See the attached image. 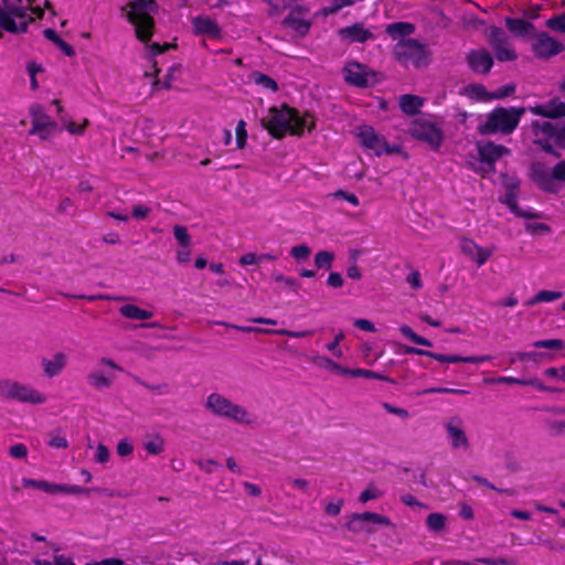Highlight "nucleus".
Here are the masks:
<instances>
[{"label":"nucleus","instance_id":"20e7f679","mask_svg":"<svg viewBox=\"0 0 565 565\" xmlns=\"http://www.w3.org/2000/svg\"><path fill=\"white\" fill-rule=\"evenodd\" d=\"M531 126L534 145L554 158H561L555 146L565 150V121L533 120Z\"/></svg>","mask_w":565,"mask_h":565},{"label":"nucleus","instance_id":"412c9836","mask_svg":"<svg viewBox=\"0 0 565 565\" xmlns=\"http://www.w3.org/2000/svg\"><path fill=\"white\" fill-rule=\"evenodd\" d=\"M358 138L360 143L373 151L377 157L383 154L384 149V137L379 135L375 129L371 126H362L359 130Z\"/></svg>","mask_w":565,"mask_h":565},{"label":"nucleus","instance_id":"f03ea898","mask_svg":"<svg viewBox=\"0 0 565 565\" xmlns=\"http://www.w3.org/2000/svg\"><path fill=\"white\" fill-rule=\"evenodd\" d=\"M262 126L275 139H282L286 135L302 136L305 130L311 131L316 127L313 116L300 113L287 104L280 107H270L268 115L260 120Z\"/></svg>","mask_w":565,"mask_h":565},{"label":"nucleus","instance_id":"864d4df0","mask_svg":"<svg viewBox=\"0 0 565 565\" xmlns=\"http://www.w3.org/2000/svg\"><path fill=\"white\" fill-rule=\"evenodd\" d=\"M499 383H508V384H520V385H533L543 390V387L539 384L536 380H521L512 376H503L498 379Z\"/></svg>","mask_w":565,"mask_h":565},{"label":"nucleus","instance_id":"37998d69","mask_svg":"<svg viewBox=\"0 0 565 565\" xmlns=\"http://www.w3.org/2000/svg\"><path fill=\"white\" fill-rule=\"evenodd\" d=\"M354 4L353 0H332L328 7L322 8V14L328 17L331 14H335L341 9L345 7H351Z\"/></svg>","mask_w":565,"mask_h":565},{"label":"nucleus","instance_id":"f704fd0d","mask_svg":"<svg viewBox=\"0 0 565 565\" xmlns=\"http://www.w3.org/2000/svg\"><path fill=\"white\" fill-rule=\"evenodd\" d=\"M563 297V292L553 290H541L533 298L525 302V306L532 307L539 302H552Z\"/></svg>","mask_w":565,"mask_h":565},{"label":"nucleus","instance_id":"0e129e2a","mask_svg":"<svg viewBox=\"0 0 565 565\" xmlns=\"http://www.w3.org/2000/svg\"><path fill=\"white\" fill-rule=\"evenodd\" d=\"M150 213V209L142 205L137 204L132 206L131 216L137 220H143L146 218Z\"/></svg>","mask_w":565,"mask_h":565},{"label":"nucleus","instance_id":"a18cd8bd","mask_svg":"<svg viewBox=\"0 0 565 565\" xmlns=\"http://www.w3.org/2000/svg\"><path fill=\"white\" fill-rule=\"evenodd\" d=\"M110 459V450L109 448L104 445V444H98L96 447H95V452H94V457H93V460L96 462V463H102V465H105L109 461Z\"/></svg>","mask_w":565,"mask_h":565},{"label":"nucleus","instance_id":"2eb2a0df","mask_svg":"<svg viewBox=\"0 0 565 565\" xmlns=\"http://www.w3.org/2000/svg\"><path fill=\"white\" fill-rule=\"evenodd\" d=\"M374 76V72H372L366 65L356 61H350L343 67L344 81L359 88L370 87L373 83L372 78Z\"/></svg>","mask_w":565,"mask_h":565},{"label":"nucleus","instance_id":"6e6552de","mask_svg":"<svg viewBox=\"0 0 565 565\" xmlns=\"http://www.w3.org/2000/svg\"><path fill=\"white\" fill-rule=\"evenodd\" d=\"M0 395L20 403L39 405L46 402V396L33 386L12 380H0Z\"/></svg>","mask_w":565,"mask_h":565},{"label":"nucleus","instance_id":"2f4dec72","mask_svg":"<svg viewBox=\"0 0 565 565\" xmlns=\"http://www.w3.org/2000/svg\"><path fill=\"white\" fill-rule=\"evenodd\" d=\"M64 355H52L51 359H43L44 373L52 377L58 374L65 365Z\"/></svg>","mask_w":565,"mask_h":565},{"label":"nucleus","instance_id":"c756f323","mask_svg":"<svg viewBox=\"0 0 565 565\" xmlns=\"http://www.w3.org/2000/svg\"><path fill=\"white\" fill-rule=\"evenodd\" d=\"M415 26L409 22H394L386 25L385 32L392 38H405L414 33Z\"/></svg>","mask_w":565,"mask_h":565},{"label":"nucleus","instance_id":"13d9d810","mask_svg":"<svg viewBox=\"0 0 565 565\" xmlns=\"http://www.w3.org/2000/svg\"><path fill=\"white\" fill-rule=\"evenodd\" d=\"M406 282L415 290L423 287L422 276L418 270H412L406 277Z\"/></svg>","mask_w":565,"mask_h":565},{"label":"nucleus","instance_id":"4c0bfd02","mask_svg":"<svg viewBox=\"0 0 565 565\" xmlns=\"http://www.w3.org/2000/svg\"><path fill=\"white\" fill-rule=\"evenodd\" d=\"M143 447L149 455H160L164 450V440L161 436L156 435L143 443Z\"/></svg>","mask_w":565,"mask_h":565},{"label":"nucleus","instance_id":"09e8293b","mask_svg":"<svg viewBox=\"0 0 565 565\" xmlns=\"http://www.w3.org/2000/svg\"><path fill=\"white\" fill-rule=\"evenodd\" d=\"M536 349L563 350L564 342L559 339L541 340L533 343Z\"/></svg>","mask_w":565,"mask_h":565},{"label":"nucleus","instance_id":"338daca9","mask_svg":"<svg viewBox=\"0 0 565 565\" xmlns=\"http://www.w3.org/2000/svg\"><path fill=\"white\" fill-rule=\"evenodd\" d=\"M544 374L548 377L557 379L565 382V367H548L544 371Z\"/></svg>","mask_w":565,"mask_h":565},{"label":"nucleus","instance_id":"393cba45","mask_svg":"<svg viewBox=\"0 0 565 565\" xmlns=\"http://www.w3.org/2000/svg\"><path fill=\"white\" fill-rule=\"evenodd\" d=\"M460 248L462 253L470 257L477 265L480 267L487 263V260L491 256V252L484 249L480 245H478L475 241L470 238H462L460 242Z\"/></svg>","mask_w":565,"mask_h":565},{"label":"nucleus","instance_id":"052dcab7","mask_svg":"<svg viewBox=\"0 0 565 565\" xmlns=\"http://www.w3.org/2000/svg\"><path fill=\"white\" fill-rule=\"evenodd\" d=\"M262 263V257L255 253H246L239 258L242 266L258 265Z\"/></svg>","mask_w":565,"mask_h":565},{"label":"nucleus","instance_id":"9d476101","mask_svg":"<svg viewBox=\"0 0 565 565\" xmlns=\"http://www.w3.org/2000/svg\"><path fill=\"white\" fill-rule=\"evenodd\" d=\"M504 195L500 198V202L509 207V210L518 217L526 220L542 218V213L533 209L522 210L518 204L520 191V181L516 178H510L503 183Z\"/></svg>","mask_w":565,"mask_h":565},{"label":"nucleus","instance_id":"4be33fe9","mask_svg":"<svg viewBox=\"0 0 565 565\" xmlns=\"http://www.w3.org/2000/svg\"><path fill=\"white\" fill-rule=\"evenodd\" d=\"M306 10L301 7H296L290 10L284 19L282 24L292 29L298 35L305 36L309 33L311 21L305 18Z\"/></svg>","mask_w":565,"mask_h":565},{"label":"nucleus","instance_id":"5701e85b","mask_svg":"<svg viewBox=\"0 0 565 565\" xmlns=\"http://www.w3.org/2000/svg\"><path fill=\"white\" fill-rule=\"evenodd\" d=\"M193 31L198 35L207 36L210 39H220L222 30L217 22L206 15H198L192 19Z\"/></svg>","mask_w":565,"mask_h":565},{"label":"nucleus","instance_id":"bb28decb","mask_svg":"<svg viewBox=\"0 0 565 565\" xmlns=\"http://www.w3.org/2000/svg\"><path fill=\"white\" fill-rule=\"evenodd\" d=\"M505 26L508 30L516 35L523 36L534 31V24L530 21L520 18H505Z\"/></svg>","mask_w":565,"mask_h":565},{"label":"nucleus","instance_id":"a19ab883","mask_svg":"<svg viewBox=\"0 0 565 565\" xmlns=\"http://www.w3.org/2000/svg\"><path fill=\"white\" fill-rule=\"evenodd\" d=\"M22 486L24 488H35V489L42 490L46 493H53V483H50L45 480H35V479L23 478Z\"/></svg>","mask_w":565,"mask_h":565},{"label":"nucleus","instance_id":"423d86ee","mask_svg":"<svg viewBox=\"0 0 565 565\" xmlns=\"http://www.w3.org/2000/svg\"><path fill=\"white\" fill-rule=\"evenodd\" d=\"M206 408L214 415L241 425L253 426L255 424V416L250 412L218 393H212L207 396Z\"/></svg>","mask_w":565,"mask_h":565},{"label":"nucleus","instance_id":"4d7b16f0","mask_svg":"<svg viewBox=\"0 0 565 565\" xmlns=\"http://www.w3.org/2000/svg\"><path fill=\"white\" fill-rule=\"evenodd\" d=\"M525 230L530 233L550 234L552 228L545 223H526Z\"/></svg>","mask_w":565,"mask_h":565},{"label":"nucleus","instance_id":"6ab92c4d","mask_svg":"<svg viewBox=\"0 0 565 565\" xmlns=\"http://www.w3.org/2000/svg\"><path fill=\"white\" fill-rule=\"evenodd\" d=\"M529 178L544 192L555 193L557 188L551 182V171L542 161H533L529 168Z\"/></svg>","mask_w":565,"mask_h":565},{"label":"nucleus","instance_id":"1a4fd4ad","mask_svg":"<svg viewBox=\"0 0 565 565\" xmlns=\"http://www.w3.org/2000/svg\"><path fill=\"white\" fill-rule=\"evenodd\" d=\"M486 38L499 62H513L518 58L516 51L502 28L489 26L486 30Z\"/></svg>","mask_w":565,"mask_h":565},{"label":"nucleus","instance_id":"8fccbe9b","mask_svg":"<svg viewBox=\"0 0 565 565\" xmlns=\"http://www.w3.org/2000/svg\"><path fill=\"white\" fill-rule=\"evenodd\" d=\"M236 147L238 149H243L247 142V130L246 122L244 120H239L236 126Z\"/></svg>","mask_w":565,"mask_h":565},{"label":"nucleus","instance_id":"49530a36","mask_svg":"<svg viewBox=\"0 0 565 565\" xmlns=\"http://www.w3.org/2000/svg\"><path fill=\"white\" fill-rule=\"evenodd\" d=\"M311 254V248L307 244L296 245L290 249V255L297 260H306Z\"/></svg>","mask_w":565,"mask_h":565},{"label":"nucleus","instance_id":"603ef678","mask_svg":"<svg viewBox=\"0 0 565 565\" xmlns=\"http://www.w3.org/2000/svg\"><path fill=\"white\" fill-rule=\"evenodd\" d=\"M565 182V160L558 161L551 170V182Z\"/></svg>","mask_w":565,"mask_h":565},{"label":"nucleus","instance_id":"0eeeda50","mask_svg":"<svg viewBox=\"0 0 565 565\" xmlns=\"http://www.w3.org/2000/svg\"><path fill=\"white\" fill-rule=\"evenodd\" d=\"M393 54L395 60L404 66L412 64L415 68H422L429 64L428 50L413 38L399 40L393 49Z\"/></svg>","mask_w":565,"mask_h":565},{"label":"nucleus","instance_id":"aec40b11","mask_svg":"<svg viewBox=\"0 0 565 565\" xmlns=\"http://www.w3.org/2000/svg\"><path fill=\"white\" fill-rule=\"evenodd\" d=\"M527 110L533 115L551 119L550 121H559L558 119L565 117V102L552 98L545 104L530 106Z\"/></svg>","mask_w":565,"mask_h":565},{"label":"nucleus","instance_id":"e2e57ef3","mask_svg":"<svg viewBox=\"0 0 565 565\" xmlns=\"http://www.w3.org/2000/svg\"><path fill=\"white\" fill-rule=\"evenodd\" d=\"M343 278L340 273L331 271L327 279V285L332 288H340L343 286Z\"/></svg>","mask_w":565,"mask_h":565},{"label":"nucleus","instance_id":"39448f33","mask_svg":"<svg viewBox=\"0 0 565 565\" xmlns=\"http://www.w3.org/2000/svg\"><path fill=\"white\" fill-rule=\"evenodd\" d=\"M525 111L524 107H495L487 115L486 121L478 126V132L511 135L518 128Z\"/></svg>","mask_w":565,"mask_h":565},{"label":"nucleus","instance_id":"bf43d9fd","mask_svg":"<svg viewBox=\"0 0 565 565\" xmlns=\"http://www.w3.org/2000/svg\"><path fill=\"white\" fill-rule=\"evenodd\" d=\"M174 45L170 44V43H163V44H160V43H157V42H153L151 44L148 45L149 47V52H150V55L152 57L157 56V55H160L164 52H167L170 47H173Z\"/></svg>","mask_w":565,"mask_h":565},{"label":"nucleus","instance_id":"9b49d317","mask_svg":"<svg viewBox=\"0 0 565 565\" xmlns=\"http://www.w3.org/2000/svg\"><path fill=\"white\" fill-rule=\"evenodd\" d=\"M411 135L419 141H424L430 146L433 150H438L444 141V132L436 124L416 119L411 127Z\"/></svg>","mask_w":565,"mask_h":565},{"label":"nucleus","instance_id":"cd10ccee","mask_svg":"<svg viewBox=\"0 0 565 565\" xmlns=\"http://www.w3.org/2000/svg\"><path fill=\"white\" fill-rule=\"evenodd\" d=\"M119 312L127 319L131 320H148L152 318L153 313L149 310L142 309L136 305L127 303L120 307Z\"/></svg>","mask_w":565,"mask_h":565},{"label":"nucleus","instance_id":"f8f14e48","mask_svg":"<svg viewBox=\"0 0 565 565\" xmlns=\"http://www.w3.org/2000/svg\"><path fill=\"white\" fill-rule=\"evenodd\" d=\"M32 126L29 130L31 136H38L41 140L49 139L56 130L57 124L45 113L40 104H33L30 107Z\"/></svg>","mask_w":565,"mask_h":565},{"label":"nucleus","instance_id":"c9c22d12","mask_svg":"<svg viewBox=\"0 0 565 565\" xmlns=\"http://www.w3.org/2000/svg\"><path fill=\"white\" fill-rule=\"evenodd\" d=\"M426 523L430 532L439 533L446 526V516L441 513H430L427 516Z\"/></svg>","mask_w":565,"mask_h":565},{"label":"nucleus","instance_id":"58836bf2","mask_svg":"<svg viewBox=\"0 0 565 565\" xmlns=\"http://www.w3.org/2000/svg\"><path fill=\"white\" fill-rule=\"evenodd\" d=\"M334 260V254L329 250H320L315 255V265L317 268L330 269Z\"/></svg>","mask_w":565,"mask_h":565},{"label":"nucleus","instance_id":"ddd939ff","mask_svg":"<svg viewBox=\"0 0 565 565\" xmlns=\"http://www.w3.org/2000/svg\"><path fill=\"white\" fill-rule=\"evenodd\" d=\"M476 147L479 161L483 166L482 170L484 172H494L497 161L511 153L508 147L497 145L493 141H478Z\"/></svg>","mask_w":565,"mask_h":565},{"label":"nucleus","instance_id":"72a5a7b5","mask_svg":"<svg viewBox=\"0 0 565 565\" xmlns=\"http://www.w3.org/2000/svg\"><path fill=\"white\" fill-rule=\"evenodd\" d=\"M354 522H371L379 525L390 526L391 521L388 518L383 516L381 514L374 512H364L360 514H355L352 519V523Z\"/></svg>","mask_w":565,"mask_h":565},{"label":"nucleus","instance_id":"ea45409f","mask_svg":"<svg viewBox=\"0 0 565 565\" xmlns=\"http://www.w3.org/2000/svg\"><path fill=\"white\" fill-rule=\"evenodd\" d=\"M253 78H254V82L257 85H260V86H263L266 89H269L271 92H277L278 90L277 82L274 78H271L270 76L266 75V74L256 72V73H254Z\"/></svg>","mask_w":565,"mask_h":565},{"label":"nucleus","instance_id":"de8ad7c7","mask_svg":"<svg viewBox=\"0 0 565 565\" xmlns=\"http://www.w3.org/2000/svg\"><path fill=\"white\" fill-rule=\"evenodd\" d=\"M134 451V443L130 438L126 437L118 441L116 452L119 457H127Z\"/></svg>","mask_w":565,"mask_h":565},{"label":"nucleus","instance_id":"dca6fc26","mask_svg":"<svg viewBox=\"0 0 565 565\" xmlns=\"http://www.w3.org/2000/svg\"><path fill=\"white\" fill-rule=\"evenodd\" d=\"M447 438L452 449L467 451L470 447L466 434L463 422L458 417H452L445 424Z\"/></svg>","mask_w":565,"mask_h":565},{"label":"nucleus","instance_id":"79ce46f5","mask_svg":"<svg viewBox=\"0 0 565 565\" xmlns=\"http://www.w3.org/2000/svg\"><path fill=\"white\" fill-rule=\"evenodd\" d=\"M545 25L554 32L565 33V11L561 14L551 17L545 22Z\"/></svg>","mask_w":565,"mask_h":565},{"label":"nucleus","instance_id":"5fc2aeb1","mask_svg":"<svg viewBox=\"0 0 565 565\" xmlns=\"http://www.w3.org/2000/svg\"><path fill=\"white\" fill-rule=\"evenodd\" d=\"M47 445L50 447H53V448L65 449V448L68 447V441L65 438V436L56 433V434H51L50 435V438L47 440Z\"/></svg>","mask_w":565,"mask_h":565},{"label":"nucleus","instance_id":"3c124183","mask_svg":"<svg viewBox=\"0 0 565 565\" xmlns=\"http://www.w3.org/2000/svg\"><path fill=\"white\" fill-rule=\"evenodd\" d=\"M382 495L383 492L375 486L371 484L360 494L359 500L362 503H366L367 501L379 499Z\"/></svg>","mask_w":565,"mask_h":565},{"label":"nucleus","instance_id":"a211bd4d","mask_svg":"<svg viewBox=\"0 0 565 565\" xmlns=\"http://www.w3.org/2000/svg\"><path fill=\"white\" fill-rule=\"evenodd\" d=\"M466 62L469 68L479 75L489 74L494 64L493 56L487 49L470 50L467 53Z\"/></svg>","mask_w":565,"mask_h":565},{"label":"nucleus","instance_id":"4468645a","mask_svg":"<svg viewBox=\"0 0 565 565\" xmlns=\"http://www.w3.org/2000/svg\"><path fill=\"white\" fill-rule=\"evenodd\" d=\"M532 52L534 56L542 61H547L565 50L562 42L542 31L532 38Z\"/></svg>","mask_w":565,"mask_h":565},{"label":"nucleus","instance_id":"7ed1b4c3","mask_svg":"<svg viewBox=\"0 0 565 565\" xmlns=\"http://www.w3.org/2000/svg\"><path fill=\"white\" fill-rule=\"evenodd\" d=\"M127 21L135 26L136 38L148 44L153 35L154 19L152 13L158 9L154 0H131L127 3Z\"/></svg>","mask_w":565,"mask_h":565},{"label":"nucleus","instance_id":"774afa93","mask_svg":"<svg viewBox=\"0 0 565 565\" xmlns=\"http://www.w3.org/2000/svg\"><path fill=\"white\" fill-rule=\"evenodd\" d=\"M198 465L200 469L206 473H212L215 468L220 467V463L212 459L200 460Z\"/></svg>","mask_w":565,"mask_h":565},{"label":"nucleus","instance_id":"c03bdc74","mask_svg":"<svg viewBox=\"0 0 565 565\" xmlns=\"http://www.w3.org/2000/svg\"><path fill=\"white\" fill-rule=\"evenodd\" d=\"M173 234L181 247H190L191 236L189 235L188 228L183 225H175L173 227Z\"/></svg>","mask_w":565,"mask_h":565},{"label":"nucleus","instance_id":"e433bc0d","mask_svg":"<svg viewBox=\"0 0 565 565\" xmlns=\"http://www.w3.org/2000/svg\"><path fill=\"white\" fill-rule=\"evenodd\" d=\"M399 332L405 339L409 340L414 344L431 347V343L427 339L415 333L413 329L406 324L399 327Z\"/></svg>","mask_w":565,"mask_h":565},{"label":"nucleus","instance_id":"680f3d73","mask_svg":"<svg viewBox=\"0 0 565 565\" xmlns=\"http://www.w3.org/2000/svg\"><path fill=\"white\" fill-rule=\"evenodd\" d=\"M514 92H515V85H513V84L504 85V86L498 88L493 93V97L495 99H502V98H505V97L514 94Z\"/></svg>","mask_w":565,"mask_h":565},{"label":"nucleus","instance_id":"7c9ffc66","mask_svg":"<svg viewBox=\"0 0 565 565\" xmlns=\"http://www.w3.org/2000/svg\"><path fill=\"white\" fill-rule=\"evenodd\" d=\"M43 35L53 42L66 56L72 57L76 54L74 47L65 42L54 29H45Z\"/></svg>","mask_w":565,"mask_h":565},{"label":"nucleus","instance_id":"f257e3e1","mask_svg":"<svg viewBox=\"0 0 565 565\" xmlns=\"http://www.w3.org/2000/svg\"><path fill=\"white\" fill-rule=\"evenodd\" d=\"M44 9H52L49 0H0V39L2 31L21 34L36 19H42Z\"/></svg>","mask_w":565,"mask_h":565},{"label":"nucleus","instance_id":"6e6d98bb","mask_svg":"<svg viewBox=\"0 0 565 565\" xmlns=\"http://www.w3.org/2000/svg\"><path fill=\"white\" fill-rule=\"evenodd\" d=\"M36 565H75L71 557L56 555L53 561H38Z\"/></svg>","mask_w":565,"mask_h":565},{"label":"nucleus","instance_id":"c85d7f7f","mask_svg":"<svg viewBox=\"0 0 565 565\" xmlns=\"http://www.w3.org/2000/svg\"><path fill=\"white\" fill-rule=\"evenodd\" d=\"M423 106V99L416 95L406 94L399 99V107L407 115H416Z\"/></svg>","mask_w":565,"mask_h":565},{"label":"nucleus","instance_id":"b1692460","mask_svg":"<svg viewBox=\"0 0 565 565\" xmlns=\"http://www.w3.org/2000/svg\"><path fill=\"white\" fill-rule=\"evenodd\" d=\"M117 366L109 360H103L100 369L95 370L88 375V383L98 388H106L111 383V376Z\"/></svg>","mask_w":565,"mask_h":565},{"label":"nucleus","instance_id":"473e14b6","mask_svg":"<svg viewBox=\"0 0 565 565\" xmlns=\"http://www.w3.org/2000/svg\"><path fill=\"white\" fill-rule=\"evenodd\" d=\"M441 363H481L486 360L484 355H434Z\"/></svg>","mask_w":565,"mask_h":565},{"label":"nucleus","instance_id":"f3484780","mask_svg":"<svg viewBox=\"0 0 565 565\" xmlns=\"http://www.w3.org/2000/svg\"><path fill=\"white\" fill-rule=\"evenodd\" d=\"M313 363L331 374L350 375L352 377H374L375 376V374L369 370L343 367L339 363L329 359L327 355H315Z\"/></svg>","mask_w":565,"mask_h":565},{"label":"nucleus","instance_id":"a878e982","mask_svg":"<svg viewBox=\"0 0 565 565\" xmlns=\"http://www.w3.org/2000/svg\"><path fill=\"white\" fill-rule=\"evenodd\" d=\"M339 35L342 40L350 43H365L374 38L373 33L366 29L362 23H354L339 30Z\"/></svg>","mask_w":565,"mask_h":565},{"label":"nucleus","instance_id":"69168bd1","mask_svg":"<svg viewBox=\"0 0 565 565\" xmlns=\"http://www.w3.org/2000/svg\"><path fill=\"white\" fill-rule=\"evenodd\" d=\"M465 565H512L507 559H489V558H482L478 559V563L472 562H466Z\"/></svg>","mask_w":565,"mask_h":565}]
</instances>
